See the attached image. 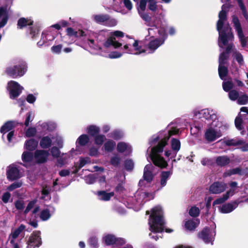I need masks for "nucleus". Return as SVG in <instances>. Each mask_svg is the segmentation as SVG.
<instances>
[{"label": "nucleus", "mask_w": 248, "mask_h": 248, "mask_svg": "<svg viewBox=\"0 0 248 248\" xmlns=\"http://www.w3.org/2000/svg\"><path fill=\"white\" fill-rule=\"evenodd\" d=\"M66 32L69 36L76 37L87 36V44L90 47L98 51L97 53L103 56H105L104 53L108 51V49L117 48L121 46L122 44L116 40V37H122L124 36V32L121 31H116L111 32L110 36L102 43L101 42L103 39V36L101 33L97 34L89 31L78 30L75 31L72 28H68Z\"/></svg>", "instance_id": "1"}, {"label": "nucleus", "mask_w": 248, "mask_h": 248, "mask_svg": "<svg viewBox=\"0 0 248 248\" xmlns=\"http://www.w3.org/2000/svg\"><path fill=\"white\" fill-rule=\"evenodd\" d=\"M179 133V129L171 127L168 131H163L156 135L153 136L149 140L151 146H154L150 149L149 148L147 152L148 153L147 158L149 157L154 165L161 168H166L168 163L164 158L159 155L162 153L164 147L167 144L170 136Z\"/></svg>", "instance_id": "2"}, {"label": "nucleus", "mask_w": 248, "mask_h": 248, "mask_svg": "<svg viewBox=\"0 0 248 248\" xmlns=\"http://www.w3.org/2000/svg\"><path fill=\"white\" fill-rule=\"evenodd\" d=\"M159 38L150 39L147 45V49L145 50L139 45V42L134 40L132 44H127L124 46V49L126 53L134 55H139L147 51V53H154L160 46L162 45L167 37L165 30L159 31Z\"/></svg>", "instance_id": "3"}, {"label": "nucleus", "mask_w": 248, "mask_h": 248, "mask_svg": "<svg viewBox=\"0 0 248 248\" xmlns=\"http://www.w3.org/2000/svg\"><path fill=\"white\" fill-rule=\"evenodd\" d=\"M227 8L228 6L226 4L222 6V10L219 13V19L217 24V29L219 33L218 44L220 48H223L224 46H227L233 39L231 28L226 21L225 9Z\"/></svg>", "instance_id": "4"}, {"label": "nucleus", "mask_w": 248, "mask_h": 248, "mask_svg": "<svg viewBox=\"0 0 248 248\" xmlns=\"http://www.w3.org/2000/svg\"><path fill=\"white\" fill-rule=\"evenodd\" d=\"M229 128L226 123L220 120H214L207 125L205 130L204 138L208 142H212L220 138L223 133Z\"/></svg>", "instance_id": "5"}, {"label": "nucleus", "mask_w": 248, "mask_h": 248, "mask_svg": "<svg viewBox=\"0 0 248 248\" xmlns=\"http://www.w3.org/2000/svg\"><path fill=\"white\" fill-rule=\"evenodd\" d=\"M148 224L150 230L152 232H161L164 231L165 222L163 212L160 206H156L152 209Z\"/></svg>", "instance_id": "6"}, {"label": "nucleus", "mask_w": 248, "mask_h": 248, "mask_svg": "<svg viewBox=\"0 0 248 248\" xmlns=\"http://www.w3.org/2000/svg\"><path fill=\"white\" fill-rule=\"evenodd\" d=\"M149 195L148 193L138 190L135 194L134 197L129 198L127 199L125 205L128 208H132L136 211H138L145 202V199Z\"/></svg>", "instance_id": "7"}, {"label": "nucleus", "mask_w": 248, "mask_h": 248, "mask_svg": "<svg viewBox=\"0 0 248 248\" xmlns=\"http://www.w3.org/2000/svg\"><path fill=\"white\" fill-rule=\"evenodd\" d=\"M27 70V65L23 60L19 61L14 66H8L5 70L7 75L13 78L22 77Z\"/></svg>", "instance_id": "8"}, {"label": "nucleus", "mask_w": 248, "mask_h": 248, "mask_svg": "<svg viewBox=\"0 0 248 248\" xmlns=\"http://www.w3.org/2000/svg\"><path fill=\"white\" fill-rule=\"evenodd\" d=\"M156 168L152 164H149L145 166L143 172V179L139 181V185L140 186H145L146 182L150 183L156 172Z\"/></svg>", "instance_id": "9"}, {"label": "nucleus", "mask_w": 248, "mask_h": 248, "mask_svg": "<svg viewBox=\"0 0 248 248\" xmlns=\"http://www.w3.org/2000/svg\"><path fill=\"white\" fill-rule=\"evenodd\" d=\"M6 175L8 180L11 181L20 178L23 174L19 164H12L8 166Z\"/></svg>", "instance_id": "10"}, {"label": "nucleus", "mask_w": 248, "mask_h": 248, "mask_svg": "<svg viewBox=\"0 0 248 248\" xmlns=\"http://www.w3.org/2000/svg\"><path fill=\"white\" fill-rule=\"evenodd\" d=\"M237 183L236 182H232L229 183L230 189L222 196L215 200L213 203V205L215 206L218 204H221L224 203L230 197H232L235 193L237 187Z\"/></svg>", "instance_id": "11"}, {"label": "nucleus", "mask_w": 248, "mask_h": 248, "mask_svg": "<svg viewBox=\"0 0 248 248\" xmlns=\"http://www.w3.org/2000/svg\"><path fill=\"white\" fill-rule=\"evenodd\" d=\"M216 231L215 229H210L207 227L204 228L199 233V237L203 240L206 244H213L214 241Z\"/></svg>", "instance_id": "12"}, {"label": "nucleus", "mask_w": 248, "mask_h": 248, "mask_svg": "<svg viewBox=\"0 0 248 248\" xmlns=\"http://www.w3.org/2000/svg\"><path fill=\"white\" fill-rule=\"evenodd\" d=\"M7 89L11 99H15L18 96L23 90V87L20 84L13 80H11L7 83Z\"/></svg>", "instance_id": "13"}, {"label": "nucleus", "mask_w": 248, "mask_h": 248, "mask_svg": "<svg viewBox=\"0 0 248 248\" xmlns=\"http://www.w3.org/2000/svg\"><path fill=\"white\" fill-rule=\"evenodd\" d=\"M103 241L107 246L115 245L119 246L125 243V240L124 238L116 237L115 235L110 234L105 235L103 237Z\"/></svg>", "instance_id": "14"}, {"label": "nucleus", "mask_w": 248, "mask_h": 248, "mask_svg": "<svg viewBox=\"0 0 248 248\" xmlns=\"http://www.w3.org/2000/svg\"><path fill=\"white\" fill-rule=\"evenodd\" d=\"M196 116L199 118H204L207 120H219L217 119L216 112L214 110L209 109H203L196 113Z\"/></svg>", "instance_id": "15"}, {"label": "nucleus", "mask_w": 248, "mask_h": 248, "mask_svg": "<svg viewBox=\"0 0 248 248\" xmlns=\"http://www.w3.org/2000/svg\"><path fill=\"white\" fill-rule=\"evenodd\" d=\"M42 244L40 232L35 231L29 237L27 242V248H35L39 247Z\"/></svg>", "instance_id": "16"}, {"label": "nucleus", "mask_w": 248, "mask_h": 248, "mask_svg": "<svg viewBox=\"0 0 248 248\" xmlns=\"http://www.w3.org/2000/svg\"><path fill=\"white\" fill-rule=\"evenodd\" d=\"M227 188V184L223 182H214L209 187V191L213 194H220L224 192Z\"/></svg>", "instance_id": "17"}, {"label": "nucleus", "mask_w": 248, "mask_h": 248, "mask_svg": "<svg viewBox=\"0 0 248 248\" xmlns=\"http://www.w3.org/2000/svg\"><path fill=\"white\" fill-rule=\"evenodd\" d=\"M242 201L239 200L225 203L218 208L219 211L223 214H227L233 211Z\"/></svg>", "instance_id": "18"}, {"label": "nucleus", "mask_w": 248, "mask_h": 248, "mask_svg": "<svg viewBox=\"0 0 248 248\" xmlns=\"http://www.w3.org/2000/svg\"><path fill=\"white\" fill-rule=\"evenodd\" d=\"M25 225L21 224L17 229L12 231L9 236L10 243L13 245L14 248H19L16 239L19 235L25 229Z\"/></svg>", "instance_id": "19"}, {"label": "nucleus", "mask_w": 248, "mask_h": 248, "mask_svg": "<svg viewBox=\"0 0 248 248\" xmlns=\"http://www.w3.org/2000/svg\"><path fill=\"white\" fill-rule=\"evenodd\" d=\"M232 22L233 23L234 28L237 31L238 37L241 41V45L244 47L246 45V41L243 34L239 21L238 18L235 16H232Z\"/></svg>", "instance_id": "20"}, {"label": "nucleus", "mask_w": 248, "mask_h": 248, "mask_svg": "<svg viewBox=\"0 0 248 248\" xmlns=\"http://www.w3.org/2000/svg\"><path fill=\"white\" fill-rule=\"evenodd\" d=\"M76 151L74 149H72L69 153L67 154H62L57 160L58 166L62 167L68 164L69 161L73 158L74 153Z\"/></svg>", "instance_id": "21"}, {"label": "nucleus", "mask_w": 248, "mask_h": 248, "mask_svg": "<svg viewBox=\"0 0 248 248\" xmlns=\"http://www.w3.org/2000/svg\"><path fill=\"white\" fill-rule=\"evenodd\" d=\"M117 150L119 153L128 155L132 152V147L128 143L121 141L118 143Z\"/></svg>", "instance_id": "22"}, {"label": "nucleus", "mask_w": 248, "mask_h": 248, "mask_svg": "<svg viewBox=\"0 0 248 248\" xmlns=\"http://www.w3.org/2000/svg\"><path fill=\"white\" fill-rule=\"evenodd\" d=\"M241 112H244V113L239 114V115L235 118V125L236 127L238 130H241L242 129V120L244 118V115H247L248 114V109L247 107H242L241 108Z\"/></svg>", "instance_id": "23"}, {"label": "nucleus", "mask_w": 248, "mask_h": 248, "mask_svg": "<svg viewBox=\"0 0 248 248\" xmlns=\"http://www.w3.org/2000/svg\"><path fill=\"white\" fill-rule=\"evenodd\" d=\"M89 141V137L86 134H82L80 135L76 141V151L77 152L75 155L80 154V152L78 150V146H84Z\"/></svg>", "instance_id": "24"}, {"label": "nucleus", "mask_w": 248, "mask_h": 248, "mask_svg": "<svg viewBox=\"0 0 248 248\" xmlns=\"http://www.w3.org/2000/svg\"><path fill=\"white\" fill-rule=\"evenodd\" d=\"M9 19L8 13L6 7H0V28L3 27Z\"/></svg>", "instance_id": "25"}, {"label": "nucleus", "mask_w": 248, "mask_h": 248, "mask_svg": "<svg viewBox=\"0 0 248 248\" xmlns=\"http://www.w3.org/2000/svg\"><path fill=\"white\" fill-rule=\"evenodd\" d=\"M48 155V152L45 150H37L35 153V158L38 163L45 162Z\"/></svg>", "instance_id": "26"}, {"label": "nucleus", "mask_w": 248, "mask_h": 248, "mask_svg": "<svg viewBox=\"0 0 248 248\" xmlns=\"http://www.w3.org/2000/svg\"><path fill=\"white\" fill-rule=\"evenodd\" d=\"M54 139L53 135L49 134L48 136L43 137L40 142V145L42 148L46 149L51 146L52 140Z\"/></svg>", "instance_id": "27"}, {"label": "nucleus", "mask_w": 248, "mask_h": 248, "mask_svg": "<svg viewBox=\"0 0 248 248\" xmlns=\"http://www.w3.org/2000/svg\"><path fill=\"white\" fill-rule=\"evenodd\" d=\"M172 174V170H170L169 171H163L160 174V185L161 188L167 185L168 180L170 178V176Z\"/></svg>", "instance_id": "28"}, {"label": "nucleus", "mask_w": 248, "mask_h": 248, "mask_svg": "<svg viewBox=\"0 0 248 248\" xmlns=\"http://www.w3.org/2000/svg\"><path fill=\"white\" fill-rule=\"evenodd\" d=\"M232 45L230 44L227 46L226 52H222L219 57V65H224L228 59L227 54L231 52V50L232 49Z\"/></svg>", "instance_id": "29"}, {"label": "nucleus", "mask_w": 248, "mask_h": 248, "mask_svg": "<svg viewBox=\"0 0 248 248\" xmlns=\"http://www.w3.org/2000/svg\"><path fill=\"white\" fill-rule=\"evenodd\" d=\"M200 223V220L198 219H191L185 222V227L188 231H194Z\"/></svg>", "instance_id": "30"}, {"label": "nucleus", "mask_w": 248, "mask_h": 248, "mask_svg": "<svg viewBox=\"0 0 248 248\" xmlns=\"http://www.w3.org/2000/svg\"><path fill=\"white\" fill-rule=\"evenodd\" d=\"M33 159L32 153L27 151H25L22 155V160L24 162L23 165L26 167L29 166Z\"/></svg>", "instance_id": "31"}, {"label": "nucleus", "mask_w": 248, "mask_h": 248, "mask_svg": "<svg viewBox=\"0 0 248 248\" xmlns=\"http://www.w3.org/2000/svg\"><path fill=\"white\" fill-rule=\"evenodd\" d=\"M79 164H75V169L73 171L72 173L74 174L77 173L78 170L86 164L90 163L91 160L89 157H81L79 159Z\"/></svg>", "instance_id": "32"}, {"label": "nucleus", "mask_w": 248, "mask_h": 248, "mask_svg": "<svg viewBox=\"0 0 248 248\" xmlns=\"http://www.w3.org/2000/svg\"><path fill=\"white\" fill-rule=\"evenodd\" d=\"M37 145V140L34 139H30L26 141L24 148L28 151H33L36 149Z\"/></svg>", "instance_id": "33"}, {"label": "nucleus", "mask_w": 248, "mask_h": 248, "mask_svg": "<svg viewBox=\"0 0 248 248\" xmlns=\"http://www.w3.org/2000/svg\"><path fill=\"white\" fill-rule=\"evenodd\" d=\"M33 20L31 18H20L17 21V28L21 29L25 27L27 25H31L33 24Z\"/></svg>", "instance_id": "34"}, {"label": "nucleus", "mask_w": 248, "mask_h": 248, "mask_svg": "<svg viewBox=\"0 0 248 248\" xmlns=\"http://www.w3.org/2000/svg\"><path fill=\"white\" fill-rule=\"evenodd\" d=\"M97 195L100 200L108 201L114 196V193L113 192L108 193L105 191H100L98 192Z\"/></svg>", "instance_id": "35"}, {"label": "nucleus", "mask_w": 248, "mask_h": 248, "mask_svg": "<svg viewBox=\"0 0 248 248\" xmlns=\"http://www.w3.org/2000/svg\"><path fill=\"white\" fill-rule=\"evenodd\" d=\"M86 132L93 137L100 132V128L96 125H90L86 127Z\"/></svg>", "instance_id": "36"}, {"label": "nucleus", "mask_w": 248, "mask_h": 248, "mask_svg": "<svg viewBox=\"0 0 248 248\" xmlns=\"http://www.w3.org/2000/svg\"><path fill=\"white\" fill-rule=\"evenodd\" d=\"M115 146L116 142L112 140L108 139L104 143L103 148L106 152H111Z\"/></svg>", "instance_id": "37"}, {"label": "nucleus", "mask_w": 248, "mask_h": 248, "mask_svg": "<svg viewBox=\"0 0 248 248\" xmlns=\"http://www.w3.org/2000/svg\"><path fill=\"white\" fill-rule=\"evenodd\" d=\"M50 208V211L53 213L55 211V209L53 207L49 206ZM51 217L50 213V210L48 209H44L42 210L40 213V218L43 220L46 221L48 220Z\"/></svg>", "instance_id": "38"}, {"label": "nucleus", "mask_w": 248, "mask_h": 248, "mask_svg": "<svg viewBox=\"0 0 248 248\" xmlns=\"http://www.w3.org/2000/svg\"><path fill=\"white\" fill-rule=\"evenodd\" d=\"M15 125V122L9 121L5 123L0 128V132L4 134L12 130Z\"/></svg>", "instance_id": "39"}, {"label": "nucleus", "mask_w": 248, "mask_h": 248, "mask_svg": "<svg viewBox=\"0 0 248 248\" xmlns=\"http://www.w3.org/2000/svg\"><path fill=\"white\" fill-rule=\"evenodd\" d=\"M139 14L140 17L145 21L146 25L148 26L154 25V23L152 21L151 17L145 11L140 13Z\"/></svg>", "instance_id": "40"}, {"label": "nucleus", "mask_w": 248, "mask_h": 248, "mask_svg": "<svg viewBox=\"0 0 248 248\" xmlns=\"http://www.w3.org/2000/svg\"><path fill=\"white\" fill-rule=\"evenodd\" d=\"M92 18L98 23H105L106 21L108 19V16L107 15H95L92 16Z\"/></svg>", "instance_id": "41"}, {"label": "nucleus", "mask_w": 248, "mask_h": 248, "mask_svg": "<svg viewBox=\"0 0 248 248\" xmlns=\"http://www.w3.org/2000/svg\"><path fill=\"white\" fill-rule=\"evenodd\" d=\"M152 27L153 28L148 29L149 35L150 36V39L155 38V36L156 33L159 35V31L161 30H165L163 28H157L155 24Z\"/></svg>", "instance_id": "42"}, {"label": "nucleus", "mask_w": 248, "mask_h": 248, "mask_svg": "<svg viewBox=\"0 0 248 248\" xmlns=\"http://www.w3.org/2000/svg\"><path fill=\"white\" fill-rule=\"evenodd\" d=\"M109 137L115 140L121 139L124 137V134L120 129H115L112 131L109 134Z\"/></svg>", "instance_id": "43"}, {"label": "nucleus", "mask_w": 248, "mask_h": 248, "mask_svg": "<svg viewBox=\"0 0 248 248\" xmlns=\"http://www.w3.org/2000/svg\"><path fill=\"white\" fill-rule=\"evenodd\" d=\"M56 123L52 122H44L41 124V126L43 129L48 131L54 130L56 128Z\"/></svg>", "instance_id": "44"}, {"label": "nucleus", "mask_w": 248, "mask_h": 248, "mask_svg": "<svg viewBox=\"0 0 248 248\" xmlns=\"http://www.w3.org/2000/svg\"><path fill=\"white\" fill-rule=\"evenodd\" d=\"M230 162V159L226 156H220L217 158L216 163L220 166H224L228 164Z\"/></svg>", "instance_id": "45"}, {"label": "nucleus", "mask_w": 248, "mask_h": 248, "mask_svg": "<svg viewBox=\"0 0 248 248\" xmlns=\"http://www.w3.org/2000/svg\"><path fill=\"white\" fill-rule=\"evenodd\" d=\"M170 145L171 149L174 151V152H178L180 150L181 147V143L179 140L172 138L171 140Z\"/></svg>", "instance_id": "46"}, {"label": "nucleus", "mask_w": 248, "mask_h": 248, "mask_svg": "<svg viewBox=\"0 0 248 248\" xmlns=\"http://www.w3.org/2000/svg\"><path fill=\"white\" fill-rule=\"evenodd\" d=\"M242 172V170L240 168H236L234 169L229 170L226 172H225L223 174V176L224 177H227L228 176H231L232 175H234L236 174H238L241 175Z\"/></svg>", "instance_id": "47"}, {"label": "nucleus", "mask_w": 248, "mask_h": 248, "mask_svg": "<svg viewBox=\"0 0 248 248\" xmlns=\"http://www.w3.org/2000/svg\"><path fill=\"white\" fill-rule=\"evenodd\" d=\"M228 73V70L226 67L224 65H219L218 66V74L220 78L222 80H225V77Z\"/></svg>", "instance_id": "48"}, {"label": "nucleus", "mask_w": 248, "mask_h": 248, "mask_svg": "<svg viewBox=\"0 0 248 248\" xmlns=\"http://www.w3.org/2000/svg\"><path fill=\"white\" fill-rule=\"evenodd\" d=\"M94 143L98 146H101L103 144L106 140V136L103 134H97L93 137Z\"/></svg>", "instance_id": "49"}, {"label": "nucleus", "mask_w": 248, "mask_h": 248, "mask_svg": "<svg viewBox=\"0 0 248 248\" xmlns=\"http://www.w3.org/2000/svg\"><path fill=\"white\" fill-rule=\"evenodd\" d=\"M222 88L225 92H229L233 88V84L231 80L223 81Z\"/></svg>", "instance_id": "50"}, {"label": "nucleus", "mask_w": 248, "mask_h": 248, "mask_svg": "<svg viewBox=\"0 0 248 248\" xmlns=\"http://www.w3.org/2000/svg\"><path fill=\"white\" fill-rule=\"evenodd\" d=\"M239 96V92L235 90H232L229 92L228 97L232 101H234L237 100Z\"/></svg>", "instance_id": "51"}, {"label": "nucleus", "mask_w": 248, "mask_h": 248, "mask_svg": "<svg viewBox=\"0 0 248 248\" xmlns=\"http://www.w3.org/2000/svg\"><path fill=\"white\" fill-rule=\"evenodd\" d=\"M54 137V139L53 140H54V143L56 144L59 148H62L63 147V139L62 137L58 134L53 135Z\"/></svg>", "instance_id": "52"}, {"label": "nucleus", "mask_w": 248, "mask_h": 248, "mask_svg": "<svg viewBox=\"0 0 248 248\" xmlns=\"http://www.w3.org/2000/svg\"><path fill=\"white\" fill-rule=\"evenodd\" d=\"M237 103L239 105H245L248 103V95L246 94H243L239 96Z\"/></svg>", "instance_id": "53"}, {"label": "nucleus", "mask_w": 248, "mask_h": 248, "mask_svg": "<svg viewBox=\"0 0 248 248\" xmlns=\"http://www.w3.org/2000/svg\"><path fill=\"white\" fill-rule=\"evenodd\" d=\"M232 51L233 52V56L240 64H242L243 62V58L241 54L237 51L236 49H232Z\"/></svg>", "instance_id": "54"}, {"label": "nucleus", "mask_w": 248, "mask_h": 248, "mask_svg": "<svg viewBox=\"0 0 248 248\" xmlns=\"http://www.w3.org/2000/svg\"><path fill=\"white\" fill-rule=\"evenodd\" d=\"M22 185L21 181H17L13 183L7 187V190L12 191L14 189L20 187Z\"/></svg>", "instance_id": "55"}, {"label": "nucleus", "mask_w": 248, "mask_h": 248, "mask_svg": "<svg viewBox=\"0 0 248 248\" xmlns=\"http://www.w3.org/2000/svg\"><path fill=\"white\" fill-rule=\"evenodd\" d=\"M89 243L92 248H97L98 239L95 236H92L89 239Z\"/></svg>", "instance_id": "56"}, {"label": "nucleus", "mask_w": 248, "mask_h": 248, "mask_svg": "<svg viewBox=\"0 0 248 248\" xmlns=\"http://www.w3.org/2000/svg\"><path fill=\"white\" fill-rule=\"evenodd\" d=\"M36 133V129L35 127H30L26 131L25 136L26 137L30 138L34 136Z\"/></svg>", "instance_id": "57"}, {"label": "nucleus", "mask_w": 248, "mask_h": 248, "mask_svg": "<svg viewBox=\"0 0 248 248\" xmlns=\"http://www.w3.org/2000/svg\"><path fill=\"white\" fill-rule=\"evenodd\" d=\"M147 4V0H140L139 5V7L138 8L139 13L145 11Z\"/></svg>", "instance_id": "58"}, {"label": "nucleus", "mask_w": 248, "mask_h": 248, "mask_svg": "<svg viewBox=\"0 0 248 248\" xmlns=\"http://www.w3.org/2000/svg\"><path fill=\"white\" fill-rule=\"evenodd\" d=\"M225 142L226 144L229 146L241 145L244 143V141L243 140H226Z\"/></svg>", "instance_id": "59"}, {"label": "nucleus", "mask_w": 248, "mask_h": 248, "mask_svg": "<svg viewBox=\"0 0 248 248\" xmlns=\"http://www.w3.org/2000/svg\"><path fill=\"white\" fill-rule=\"evenodd\" d=\"M96 176L94 174H90L85 177V181L88 184H92L95 181Z\"/></svg>", "instance_id": "60"}, {"label": "nucleus", "mask_w": 248, "mask_h": 248, "mask_svg": "<svg viewBox=\"0 0 248 248\" xmlns=\"http://www.w3.org/2000/svg\"><path fill=\"white\" fill-rule=\"evenodd\" d=\"M62 48V45H55L51 47V50L53 53L59 54L61 53Z\"/></svg>", "instance_id": "61"}, {"label": "nucleus", "mask_w": 248, "mask_h": 248, "mask_svg": "<svg viewBox=\"0 0 248 248\" xmlns=\"http://www.w3.org/2000/svg\"><path fill=\"white\" fill-rule=\"evenodd\" d=\"M39 29L35 27H32L31 28L30 30V35L31 37L34 39L36 38V37L38 36L39 34Z\"/></svg>", "instance_id": "62"}, {"label": "nucleus", "mask_w": 248, "mask_h": 248, "mask_svg": "<svg viewBox=\"0 0 248 248\" xmlns=\"http://www.w3.org/2000/svg\"><path fill=\"white\" fill-rule=\"evenodd\" d=\"M148 8L152 11H155L156 9V2L155 0H147Z\"/></svg>", "instance_id": "63"}, {"label": "nucleus", "mask_w": 248, "mask_h": 248, "mask_svg": "<svg viewBox=\"0 0 248 248\" xmlns=\"http://www.w3.org/2000/svg\"><path fill=\"white\" fill-rule=\"evenodd\" d=\"M200 210L198 207H192L190 208L189 211V215L192 217H197L199 215Z\"/></svg>", "instance_id": "64"}]
</instances>
